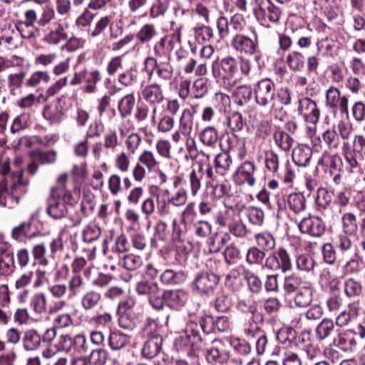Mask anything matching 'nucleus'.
<instances>
[{
    "label": "nucleus",
    "mask_w": 365,
    "mask_h": 365,
    "mask_svg": "<svg viewBox=\"0 0 365 365\" xmlns=\"http://www.w3.org/2000/svg\"><path fill=\"white\" fill-rule=\"evenodd\" d=\"M338 263L342 265L345 274L359 272L361 269L362 257L359 251L339 258Z\"/></svg>",
    "instance_id": "4be33fe9"
},
{
    "label": "nucleus",
    "mask_w": 365,
    "mask_h": 365,
    "mask_svg": "<svg viewBox=\"0 0 365 365\" xmlns=\"http://www.w3.org/2000/svg\"><path fill=\"white\" fill-rule=\"evenodd\" d=\"M298 227L301 232L312 237H320L325 232V225L318 217L309 216L303 218L299 223Z\"/></svg>",
    "instance_id": "aec40b11"
},
{
    "label": "nucleus",
    "mask_w": 365,
    "mask_h": 365,
    "mask_svg": "<svg viewBox=\"0 0 365 365\" xmlns=\"http://www.w3.org/2000/svg\"><path fill=\"white\" fill-rule=\"evenodd\" d=\"M232 97L235 103L243 106L248 103L252 98V88L248 85H240L234 88Z\"/></svg>",
    "instance_id": "c756f323"
},
{
    "label": "nucleus",
    "mask_w": 365,
    "mask_h": 365,
    "mask_svg": "<svg viewBox=\"0 0 365 365\" xmlns=\"http://www.w3.org/2000/svg\"><path fill=\"white\" fill-rule=\"evenodd\" d=\"M160 162L158 160L153 152L145 150L138 156V161L135 165L132 175L135 181L142 182L148 173L155 172L158 169Z\"/></svg>",
    "instance_id": "20e7f679"
},
{
    "label": "nucleus",
    "mask_w": 365,
    "mask_h": 365,
    "mask_svg": "<svg viewBox=\"0 0 365 365\" xmlns=\"http://www.w3.org/2000/svg\"><path fill=\"white\" fill-rule=\"evenodd\" d=\"M239 68L241 73L248 76L251 70V63L248 59H241L239 62L235 57L226 56L220 63L215 61L212 63V73L217 83L227 91H231L241 82L238 77Z\"/></svg>",
    "instance_id": "f257e3e1"
},
{
    "label": "nucleus",
    "mask_w": 365,
    "mask_h": 365,
    "mask_svg": "<svg viewBox=\"0 0 365 365\" xmlns=\"http://www.w3.org/2000/svg\"><path fill=\"white\" fill-rule=\"evenodd\" d=\"M334 329V322L330 319H324L317 327L316 336L322 341L327 338Z\"/></svg>",
    "instance_id": "864d4df0"
},
{
    "label": "nucleus",
    "mask_w": 365,
    "mask_h": 365,
    "mask_svg": "<svg viewBox=\"0 0 365 365\" xmlns=\"http://www.w3.org/2000/svg\"><path fill=\"white\" fill-rule=\"evenodd\" d=\"M232 48L241 55L255 56L256 61L261 58L262 54L259 51V42L257 36L254 38L242 34L234 36L231 41Z\"/></svg>",
    "instance_id": "0eeeda50"
},
{
    "label": "nucleus",
    "mask_w": 365,
    "mask_h": 365,
    "mask_svg": "<svg viewBox=\"0 0 365 365\" xmlns=\"http://www.w3.org/2000/svg\"><path fill=\"white\" fill-rule=\"evenodd\" d=\"M343 233L348 235H355L359 229L356 216L351 212H346L342 215Z\"/></svg>",
    "instance_id": "c03bdc74"
},
{
    "label": "nucleus",
    "mask_w": 365,
    "mask_h": 365,
    "mask_svg": "<svg viewBox=\"0 0 365 365\" xmlns=\"http://www.w3.org/2000/svg\"><path fill=\"white\" fill-rule=\"evenodd\" d=\"M147 3L148 0H128V6L132 14L145 17L147 16Z\"/></svg>",
    "instance_id": "69168bd1"
},
{
    "label": "nucleus",
    "mask_w": 365,
    "mask_h": 365,
    "mask_svg": "<svg viewBox=\"0 0 365 365\" xmlns=\"http://www.w3.org/2000/svg\"><path fill=\"white\" fill-rule=\"evenodd\" d=\"M341 164V158L339 155L336 154L331 155L327 151L324 152L318 160V165L330 166L333 169H337Z\"/></svg>",
    "instance_id": "bf43d9fd"
},
{
    "label": "nucleus",
    "mask_w": 365,
    "mask_h": 365,
    "mask_svg": "<svg viewBox=\"0 0 365 365\" xmlns=\"http://www.w3.org/2000/svg\"><path fill=\"white\" fill-rule=\"evenodd\" d=\"M255 102L259 106L266 107L270 104L275 96V86L274 82L265 78L257 83L254 88Z\"/></svg>",
    "instance_id": "f8f14e48"
},
{
    "label": "nucleus",
    "mask_w": 365,
    "mask_h": 365,
    "mask_svg": "<svg viewBox=\"0 0 365 365\" xmlns=\"http://www.w3.org/2000/svg\"><path fill=\"white\" fill-rule=\"evenodd\" d=\"M257 9L255 14L258 19L264 22L277 23L282 12L270 0H255Z\"/></svg>",
    "instance_id": "4468645a"
},
{
    "label": "nucleus",
    "mask_w": 365,
    "mask_h": 365,
    "mask_svg": "<svg viewBox=\"0 0 365 365\" xmlns=\"http://www.w3.org/2000/svg\"><path fill=\"white\" fill-rule=\"evenodd\" d=\"M160 299L162 309L165 304L173 309L180 310L185 305L188 299V294L186 291L180 289L165 290L162 292Z\"/></svg>",
    "instance_id": "dca6fc26"
},
{
    "label": "nucleus",
    "mask_w": 365,
    "mask_h": 365,
    "mask_svg": "<svg viewBox=\"0 0 365 365\" xmlns=\"http://www.w3.org/2000/svg\"><path fill=\"white\" fill-rule=\"evenodd\" d=\"M256 170L257 167L253 161L245 160L237 168L235 175L240 183L252 187L256 182Z\"/></svg>",
    "instance_id": "412c9836"
},
{
    "label": "nucleus",
    "mask_w": 365,
    "mask_h": 365,
    "mask_svg": "<svg viewBox=\"0 0 365 365\" xmlns=\"http://www.w3.org/2000/svg\"><path fill=\"white\" fill-rule=\"evenodd\" d=\"M193 341L188 335L184 334L179 336L174 341V346L178 352L187 353L190 354V349L195 346Z\"/></svg>",
    "instance_id": "13d9d810"
},
{
    "label": "nucleus",
    "mask_w": 365,
    "mask_h": 365,
    "mask_svg": "<svg viewBox=\"0 0 365 365\" xmlns=\"http://www.w3.org/2000/svg\"><path fill=\"white\" fill-rule=\"evenodd\" d=\"M304 56L299 51H293L286 58L289 68L294 71H300L304 66Z\"/></svg>",
    "instance_id": "49530a36"
},
{
    "label": "nucleus",
    "mask_w": 365,
    "mask_h": 365,
    "mask_svg": "<svg viewBox=\"0 0 365 365\" xmlns=\"http://www.w3.org/2000/svg\"><path fill=\"white\" fill-rule=\"evenodd\" d=\"M326 107L336 113L339 111L341 114L349 113V98L346 96H341L339 89L334 86H330L326 91Z\"/></svg>",
    "instance_id": "9d476101"
},
{
    "label": "nucleus",
    "mask_w": 365,
    "mask_h": 365,
    "mask_svg": "<svg viewBox=\"0 0 365 365\" xmlns=\"http://www.w3.org/2000/svg\"><path fill=\"white\" fill-rule=\"evenodd\" d=\"M232 165V159L227 152L217 154L214 160L215 172L222 175H226Z\"/></svg>",
    "instance_id": "2f4dec72"
},
{
    "label": "nucleus",
    "mask_w": 365,
    "mask_h": 365,
    "mask_svg": "<svg viewBox=\"0 0 365 365\" xmlns=\"http://www.w3.org/2000/svg\"><path fill=\"white\" fill-rule=\"evenodd\" d=\"M230 240L228 232H217L210 237L207 240V244L211 252H219Z\"/></svg>",
    "instance_id": "ea45409f"
},
{
    "label": "nucleus",
    "mask_w": 365,
    "mask_h": 365,
    "mask_svg": "<svg viewBox=\"0 0 365 365\" xmlns=\"http://www.w3.org/2000/svg\"><path fill=\"white\" fill-rule=\"evenodd\" d=\"M322 140L330 150H336L339 148L340 137L336 130L328 129L322 134Z\"/></svg>",
    "instance_id": "4d7b16f0"
},
{
    "label": "nucleus",
    "mask_w": 365,
    "mask_h": 365,
    "mask_svg": "<svg viewBox=\"0 0 365 365\" xmlns=\"http://www.w3.org/2000/svg\"><path fill=\"white\" fill-rule=\"evenodd\" d=\"M113 26L112 15L101 16L96 21L94 25L90 29L88 35L93 38L103 36L108 29L112 30Z\"/></svg>",
    "instance_id": "a878e982"
},
{
    "label": "nucleus",
    "mask_w": 365,
    "mask_h": 365,
    "mask_svg": "<svg viewBox=\"0 0 365 365\" xmlns=\"http://www.w3.org/2000/svg\"><path fill=\"white\" fill-rule=\"evenodd\" d=\"M142 96L151 105L160 104L165 98L160 86L156 83L146 86L142 91Z\"/></svg>",
    "instance_id": "bb28decb"
},
{
    "label": "nucleus",
    "mask_w": 365,
    "mask_h": 365,
    "mask_svg": "<svg viewBox=\"0 0 365 365\" xmlns=\"http://www.w3.org/2000/svg\"><path fill=\"white\" fill-rule=\"evenodd\" d=\"M194 116L189 109H184L181 113L178 123V129L186 137V144L189 148L190 143H194V140L190 138L193 130Z\"/></svg>",
    "instance_id": "5701e85b"
},
{
    "label": "nucleus",
    "mask_w": 365,
    "mask_h": 365,
    "mask_svg": "<svg viewBox=\"0 0 365 365\" xmlns=\"http://www.w3.org/2000/svg\"><path fill=\"white\" fill-rule=\"evenodd\" d=\"M255 237L258 247L264 251L272 250L275 247V239L269 232H260L255 235Z\"/></svg>",
    "instance_id": "3c124183"
},
{
    "label": "nucleus",
    "mask_w": 365,
    "mask_h": 365,
    "mask_svg": "<svg viewBox=\"0 0 365 365\" xmlns=\"http://www.w3.org/2000/svg\"><path fill=\"white\" fill-rule=\"evenodd\" d=\"M83 82L86 85L83 87V91L87 93H93L96 91V84L101 80V72L94 69L88 71L83 70Z\"/></svg>",
    "instance_id": "72a5a7b5"
},
{
    "label": "nucleus",
    "mask_w": 365,
    "mask_h": 365,
    "mask_svg": "<svg viewBox=\"0 0 365 365\" xmlns=\"http://www.w3.org/2000/svg\"><path fill=\"white\" fill-rule=\"evenodd\" d=\"M68 178V176L67 173L61 174L57 178V185L51 189L50 194L57 197L61 196L65 200H72L73 195L66 187Z\"/></svg>",
    "instance_id": "c9c22d12"
},
{
    "label": "nucleus",
    "mask_w": 365,
    "mask_h": 365,
    "mask_svg": "<svg viewBox=\"0 0 365 365\" xmlns=\"http://www.w3.org/2000/svg\"><path fill=\"white\" fill-rule=\"evenodd\" d=\"M55 10L52 6L46 4L42 7L38 15L37 24L40 26H45L48 24L55 17Z\"/></svg>",
    "instance_id": "338daca9"
},
{
    "label": "nucleus",
    "mask_w": 365,
    "mask_h": 365,
    "mask_svg": "<svg viewBox=\"0 0 365 365\" xmlns=\"http://www.w3.org/2000/svg\"><path fill=\"white\" fill-rule=\"evenodd\" d=\"M163 337L160 334H155L145 343L142 354L148 359H153L156 356L162 349Z\"/></svg>",
    "instance_id": "b1692460"
},
{
    "label": "nucleus",
    "mask_w": 365,
    "mask_h": 365,
    "mask_svg": "<svg viewBox=\"0 0 365 365\" xmlns=\"http://www.w3.org/2000/svg\"><path fill=\"white\" fill-rule=\"evenodd\" d=\"M26 73L24 71L11 73L7 76V85L11 93L15 94L24 83Z\"/></svg>",
    "instance_id": "5fc2aeb1"
},
{
    "label": "nucleus",
    "mask_w": 365,
    "mask_h": 365,
    "mask_svg": "<svg viewBox=\"0 0 365 365\" xmlns=\"http://www.w3.org/2000/svg\"><path fill=\"white\" fill-rule=\"evenodd\" d=\"M265 167L269 172L277 173L279 155L274 150H269L265 153Z\"/></svg>",
    "instance_id": "774afa93"
},
{
    "label": "nucleus",
    "mask_w": 365,
    "mask_h": 365,
    "mask_svg": "<svg viewBox=\"0 0 365 365\" xmlns=\"http://www.w3.org/2000/svg\"><path fill=\"white\" fill-rule=\"evenodd\" d=\"M145 65L150 77L155 72L156 75L165 81L170 80L173 75V68L170 61L158 60L154 57H147Z\"/></svg>",
    "instance_id": "2eb2a0df"
},
{
    "label": "nucleus",
    "mask_w": 365,
    "mask_h": 365,
    "mask_svg": "<svg viewBox=\"0 0 365 365\" xmlns=\"http://www.w3.org/2000/svg\"><path fill=\"white\" fill-rule=\"evenodd\" d=\"M199 138L203 145L215 148L219 139V132L214 125L207 126L200 132Z\"/></svg>",
    "instance_id": "473e14b6"
},
{
    "label": "nucleus",
    "mask_w": 365,
    "mask_h": 365,
    "mask_svg": "<svg viewBox=\"0 0 365 365\" xmlns=\"http://www.w3.org/2000/svg\"><path fill=\"white\" fill-rule=\"evenodd\" d=\"M129 341L128 336L118 331L110 332L108 344L113 350H120L124 348Z\"/></svg>",
    "instance_id": "8fccbe9b"
},
{
    "label": "nucleus",
    "mask_w": 365,
    "mask_h": 365,
    "mask_svg": "<svg viewBox=\"0 0 365 365\" xmlns=\"http://www.w3.org/2000/svg\"><path fill=\"white\" fill-rule=\"evenodd\" d=\"M312 288L305 284L297 290L294 297V302L297 307L303 308L307 307L312 303Z\"/></svg>",
    "instance_id": "e433bc0d"
},
{
    "label": "nucleus",
    "mask_w": 365,
    "mask_h": 365,
    "mask_svg": "<svg viewBox=\"0 0 365 365\" xmlns=\"http://www.w3.org/2000/svg\"><path fill=\"white\" fill-rule=\"evenodd\" d=\"M257 305L255 302L250 304L246 311H243L240 317V323L247 340L255 339L262 331L256 319L259 317Z\"/></svg>",
    "instance_id": "39448f33"
},
{
    "label": "nucleus",
    "mask_w": 365,
    "mask_h": 365,
    "mask_svg": "<svg viewBox=\"0 0 365 365\" xmlns=\"http://www.w3.org/2000/svg\"><path fill=\"white\" fill-rule=\"evenodd\" d=\"M293 38L297 45L302 50L309 49L314 43L313 36L310 34L304 33L302 29L292 30Z\"/></svg>",
    "instance_id": "37998d69"
},
{
    "label": "nucleus",
    "mask_w": 365,
    "mask_h": 365,
    "mask_svg": "<svg viewBox=\"0 0 365 365\" xmlns=\"http://www.w3.org/2000/svg\"><path fill=\"white\" fill-rule=\"evenodd\" d=\"M312 155V150L307 145L301 144L293 149L292 159L294 163L301 167L309 165Z\"/></svg>",
    "instance_id": "cd10ccee"
},
{
    "label": "nucleus",
    "mask_w": 365,
    "mask_h": 365,
    "mask_svg": "<svg viewBox=\"0 0 365 365\" xmlns=\"http://www.w3.org/2000/svg\"><path fill=\"white\" fill-rule=\"evenodd\" d=\"M297 111L308 123L315 125L319 120L320 110L316 101L309 97H303L298 100Z\"/></svg>",
    "instance_id": "ddd939ff"
},
{
    "label": "nucleus",
    "mask_w": 365,
    "mask_h": 365,
    "mask_svg": "<svg viewBox=\"0 0 365 365\" xmlns=\"http://www.w3.org/2000/svg\"><path fill=\"white\" fill-rule=\"evenodd\" d=\"M156 27L152 24H145L136 34V38L141 44L150 43L156 36Z\"/></svg>",
    "instance_id": "79ce46f5"
},
{
    "label": "nucleus",
    "mask_w": 365,
    "mask_h": 365,
    "mask_svg": "<svg viewBox=\"0 0 365 365\" xmlns=\"http://www.w3.org/2000/svg\"><path fill=\"white\" fill-rule=\"evenodd\" d=\"M135 105V98L133 93H128L123 96L118 103V110L122 118L130 115Z\"/></svg>",
    "instance_id": "a19ab883"
},
{
    "label": "nucleus",
    "mask_w": 365,
    "mask_h": 365,
    "mask_svg": "<svg viewBox=\"0 0 365 365\" xmlns=\"http://www.w3.org/2000/svg\"><path fill=\"white\" fill-rule=\"evenodd\" d=\"M205 356L210 364L222 365L228 361L230 354L225 344L220 341H215L212 346L206 349Z\"/></svg>",
    "instance_id": "6ab92c4d"
},
{
    "label": "nucleus",
    "mask_w": 365,
    "mask_h": 365,
    "mask_svg": "<svg viewBox=\"0 0 365 365\" xmlns=\"http://www.w3.org/2000/svg\"><path fill=\"white\" fill-rule=\"evenodd\" d=\"M245 20L242 14H235L229 20L221 16L217 19V27L221 38H225L229 35H236L242 31L245 27Z\"/></svg>",
    "instance_id": "6e6552de"
},
{
    "label": "nucleus",
    "mask_w": 365,
    "mask_h": 365,
    "mask_svg": "<svg viewBox=\"0 0 365 365\" xmlns=\"http://www.w3.org/2000/svg\"><path fill=\"white\" fill-rule=\"evenodd\" d=\"M181 31L178 29L173 34L160 38L153 46L154 58L170 61L172 51L181 43Z\"/></svg>",
    "instance_id": "423d86ee"
},
{
    "label": "nucleus",
    "mask_w": 365,
    "mask_h": 365,
    "mask_svg": "<svg viewBox=\"0 0 365 365\" xmlns=\"http://www.w3.org/2000/svg\"><path fill=\"white\" fill-rule=\"evenodd\" d=\"M285 203L294 214H301L307 208V200L300 192H292L287 195Z\"/></svg>",
    "instance_id": "c85d7f7f"
},
{
    "label": "nucleus",
    "mask_w": 365,
    "mask_h": 365,
    "mask_svg": "<svg viewBox=\"0 0 365 365\" xmlns=\"http://www.w3.org/2000/svg\"><path fill=\"white\" fill-rule=\"evenodd\" d=\"M184 275L181 272L171 269H165L160 275V282L167 285L176 284L183 281Z\"/></svg>",
    "instance_id": "6e6d98bb"
},
{
    "label": "nucleus",
    "mask_w": 365,
    "mask_h": 365,
    "mask_svg": "<svg viewBox=\"0 0 365 365\" xmlns=\"http://www.w3.org/2000/svg\"><path fill=\"white\" fill-rule=\"evenodd\" d=\"M335 246L339 251V258L359 251L357 245L350 240L347 234L344 233L337 236L335 240Z\"/></svg>",
    "instance_id": "393cba45"
},
{
    "label": "nucleus",
    "mask_w": 365,
    "mask_h": 365,
    "mask_svg": "<svg viewBox=\"0 0 365 365\" xmlns=\"http://www.w3.org/2000/svg\"><path fill=\"white\" fill-rule=\"evenodd\" d=\"M102 294L100 292L94 289L86 292L82 297L81 304L82 307L86 310L94 309L101 303Z\"/></svg>",
    "instance_id": "f704fd0d"
},
{
    "label": "nucleus",
    "mask_w": 365,
    "mask_h": 365,
    "mask_svg": "<svg viewBox=\"0 0 365 365\" xmlns=\"http://www.w3.org/2000/svg\"><path fill=\"white\" fill-rule=\"evenodd\" d=\"M236 218L232 209L225 208L215 216V222L222 227H227Z\"/></svg>",
    "instance_id": "0e129e2a"
},
{
    "label": "nucleus",
    "mask_w": 365,
    "mask_h": 365,
    "mask_svg": "<svg viewBox=\"0 0 365 365\" xmlns=\"http://www.w3.org/2000/svg\"><path fill=\"white\" fill-rule=\"evenodd\" d=\"M10 189L8 188L7 180L3 178L0 180V206H10L11 202L18 203L19 200L27 192L29 180L24 176L21 170L14 172L9 177Z\"/></svg>",
    "instance_id": "f03ea898"
},
{
    "label": "nucleus",
    "mask_w": 365,
    "mask_h": 365,
    "mask_svg": "<svg viewBox=\"0 0 365 365\" xmlns=\"http://www.w3.org/2000/svg\"><path fill=\"white\" fill-rule=\"evenodd\" d=\"M344 291L349 298L359 297L362 292L361 283L354 278L346 279L344 282Z\"/></svg>",
    "instance_id": "de8ad7c7"
},
{
    "label": "nucleus",
    "mask_w": 365,
    "mask_h": 365,
    "mask_svg": "<svg viewBox=\"0 0 365 365\" xmlns=\"http://www.w3.org/2000/svg\"><path fill=\"white\" fill-rule=\"evenodd\" d=\"M41 338L34 330H28L24 336V347L27 351L37 349L41 344Z\"/></svg>",
    "instance_id": "09e8293b"
},
{
    "label": "nucleus",
    "mask_w": 365,
    "mask_h": 365,
    "mask_svg": "<svg viewBox=\"0 0 365 365\" xmlns=\"http://www.w3.org/2000/svg\"><path fill=\"white\" fill-rule=\"evenodd\" d=\"M130 155L123 150L116 154L114 160L115 168L122 173H127L130 165Z\"/></svg>",
    "instance_id": "e2e57ef3"
},
{
    "label": "nucleus",
    "mask_w": 365,
    "mask_h": 365,
    "mask_svg": "<svg viewBox=\"0 0 365 365\" xmlns=\"http://www.w3.org/2000/svg\"><path fill=\"white\" fill-rule=\"evenodd\" d=\"M220 281L217 274L212 272L197 273L192 282V288L202 294H211L214 292Z\"/></svg>",
    "instance_id": "9b49d317"
},
{
    "label": "nucleus",
    "mask_w": 365,
    "mask_h": 365,
    "mask_svg": "<svg viewBox=\"0 0 365 365\" xmlns=\"http://www.w3.org/2000/svg\"><path fill=\"white\" fill-rule=\"evenodd\" d=\"M265 266L272 270L280 269L282 272H286L292 269L291 259L286 250L279 248L267 257Z\"/></svg>",
    "instance_id": "a211bd4d"
},
{
    "label": "nucleus",
    "mask_w": 365,
    "mask_h": 365,
    "mask_svg": "<svg viewBox=\"0 0 365 365\" xmlns=\"http://www.w3.org/2000/svg\"><path fill=\"white\" fill-rule=\"evenodd\" d=\"M73 199L65 200L61 196L57 197L50 194L46 207L47 215L55 220L65 218L68 213L67 204L71 203Z\"/></svg>",
    "instance_id": "f3484780"
},
{
    "label": "nucleus",
    "mask_w": 365,
    "mask_h": 365,
    "mask_svg": "<svg viewBox=\"0 0 365 365\" xmlns=\"http://www.w3.org/2000/svg\"><path fill=\"white\" fill-rule=\"evenodd\" d=\"M273 140L275 145L284 152L290 151L294 143V138L280 128L274 131Z\"/></svg>",
    "instance_id": "7c9ffc66"
},
{
    "label": "nucleus",
    "mask_w": 365,
    "mask_h": 365,
    "mask_svg": "<svg viewBox=\"0 0 365 365\" xmlns=\"http://www.w3.org/2000/svg\"><path fill=\"white\" fill-rule=\"evenodd\" d=\"M51 81V75L47 71H36L26 80L25 85L29 88H36L47 84Z\"/></svg>",
    "instance_id": "58836bf2"
},
{
    "label": "nucleus",
    "mask_w": 365,
    "mask_h": 365,
    "mask_svg": "<svg viewBox=\"0 0 365 365\" xmlns=\"http://www.w3.org/2000/svg\"><path fill=\"white\" fill-rule=\"evenodd\" d=\"M343 157L346 171L349 173H358L365 160V136L356 135L353 140L352 148L348 143H344Z\"/></svg>",
    "instance_id": "7ed1b4c3"
},
{
    "label": "nucleus",
    "mask_w": 365,
    "mask_h": 365,
    "mask_svg": "<svg viewBox=\"0 0 365 365\" xmlns=\"http://www.w3.org/2000/svg\"><path fill=\"white\" fill-rule=\"evenodd\" d=\"M87 357L90 365H104L108 359V351L101 348L93 349Z\"/></svg>",
    "instance_id": "052dcab7"
},
{
    "label": "nucleus",
    "mask_w": 365,
    "mask_h": 365,
    "mask_svg": "<svg viewBox=\"0 0 365 365\" xmlns=\"http://www.w3.org/2000/svg\"><path fill=\"white\" fill-rule=\"evenodd\" d=\"M89 342L86 336L82 334H78L73 339L72 353L85 354L89 351Z\"/></svg>",
    "instance_id": "680f3d73"
},
{
    "label": "nucleus",
    "mask_w": 365,
    "mask_h": 365,
    "mask_svg": "<svg viewBox=\"0 0 365 365\" xmlns=\"http://www.w3.org/2000/svg\"><path fill=\"white\" fill-rule=\"evenodd\" d=\"M66 38V34L64 29L61 24H58L56 27L50 31L43 37V41L46 43L56 45L59 43L61 41H64Z\"/></svg>",
    "instance_id": "603ef678"
},
{
    "label": "nucleus",
    "mask_w": 365,
    "mask_h": 365,
    "mask_svg": "<svg viewBox=\"0 0 365 365\" xmlns=\"http://www.w3.org/2000/svg\"><path fill=\"white\" fill-rule=\"evenodd\" d=\"M138 74L137 69L133 68H128L118 75V81L125 87L133 86L138 81Z\"/></svg>",
    "instance_id": "a18cd8bd"
},
{
    "label": "nucleus",
    "mask_w": 365,
    "mask_h": 365,
    "mask_svg": "<svg viewBox=\"0 0 365 365\" xmlns=\"http://www.w3.org/2000/svg\"><path fill=\"white\" fill-rule=\"evenodd\" d=\"M306 282L297 274H291L286 276L283 281V289L287 294H291L297 292Z\"/></svg>",
    "instance_id": "4c0bfd02"
},
{
    "label": "nucleus",
    "mask_w": 365,
    "mask_h": 365,
    "mask_svg": "<svg viewBox=\"0 0 365 365\" xmlns=\"http://www.w3.org/2000/svg\"><path fill=\"white\" fill-rule=\"evenodd\" d=\"M135 291L139 295L146 296L152 307L157 310L162 309V292L156 282L142 280L136 283Z\"/></svg>",
    "instance_id": "1a4fd4ad"
}]
</instances>
